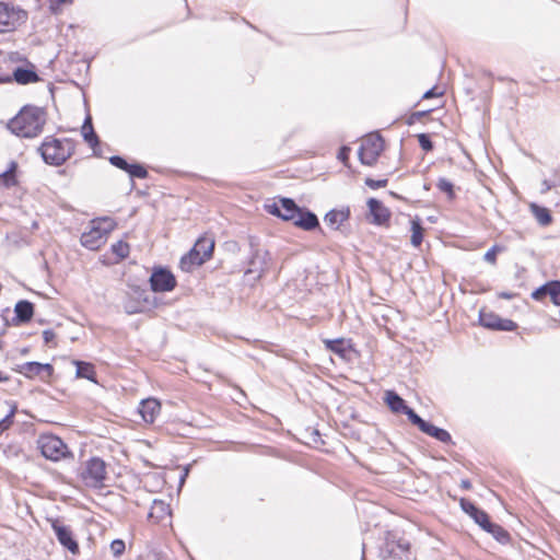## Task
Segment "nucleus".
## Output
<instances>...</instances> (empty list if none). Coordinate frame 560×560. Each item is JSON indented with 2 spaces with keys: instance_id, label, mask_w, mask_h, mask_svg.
<instances>
[{
  "instance_id": "obj_49",
  "label": "nucleus",
  "mask_w": 560,
  "mask_h": 560,
  "mask_svg": "<svg viewBox=\"0 0 560 560\" xmlns=\"http://www.w3.org/2000/svg\"><path fill=\"white\" fill-rule=\"evenodd\" d=\"M498 296H499L500 299H504V300H512L513 298H515V296H516V294H515V293H513V292H500V293L498 294Z\"/></svg>"
},
{
  "instance_id": "obj_4",
  "label": "nucleus",
  "mask_w": 560,
  "mask_h": 560,
  "mask_svg": "<svg viewBox=\"0 0 560 560\" xmlns=\"http://www.w3.org/2000/svg\"><path fill=\"white\" fill-rule=\"evenodd\" d=\"M213 249L214 240L212 237H199L189 253L182 257L180 268L189 271L192 266L202 265L212 256Z\"/></svg>"
},
{
  "instance_id": "obj_41",
  "label": "nucleus",
  "mask_w": 560,
  "mask_h": 560,
  "mask_svg": "<svg viewBox=\"0 0 560 560\" xmlns=\"http://www.w3.org/2000/svg\"><path fill=\"white\" fill-rule=\"evenodd\" d=\"M125 541L121 539H115L110 544V551L115 557L121 556L125 551Z\"/></svg>"
},
{
  "instance_id": "obj_26",
  "label": "nucleus",
  "mask_w": 560,
  "mask_h": 560,
  "mask_svg": "<svg viewBox=\"0 0 560 560\" xmlns=\"http://www.w3.org/2000/svg\"><path fill=\"white\" fill-rule=\"evenodd\" d=\"M410 223H411V226H410V231H411L410 242H411L412 246L419 247L421 245L422 241H423L424 229L422 228L421 221H420L419 218L412 219Z\"/></svg>"
},
{
  "instance_id": "obj_48",
  "label": "nucleus",
  "mask_w": 560,
  "mask_h": 560,
  "mask_svg": "<svg viewBox=\"0 0 560 560\" xmlns=\"http://www.w3.org/2000/svg\"><path fill=\"white\" fill-rule=\"evenodd\" d=\"M440 95H442V92H439L436 88H432L423 94V98H431Z\"/></svg>"
},
{
  "instance_id": "obj_10",
  "label": "nucleus",
  "mask_w": 560,
  "mask_h": 560,
  "mask_svg": "<svg viewBox=\"0 0 560 560\" xmlns=\"http://www.w3.org/2000/svg\"><path fill=\"white\" fill-rule=\"evenodd\" d=\"M267 212L277 215L284 221H294L300 213V207L290 198H280L265 206Z\"/></svg>"
},
{
  "instance_id": "obj_1",
  "label": "nucleus",
  "mask_w": 560,
  "mask_h": 560,
  "mask_svg": "<svg viewBox=\"0 0 560 560\" xmlns=\"http://www.w3.org/2000/svg\"><path fill=\"white\" fill-rule=\"evenodd\" d=\"M46 124V112L42 107L26 105L9 124V130L22 138H34L42 133Z\"/></svg>"
},
{
  "instance_id": "obj_31",
  "label": "nucleus",
  "mask_w": 560,
  "mask_h": 560,
  "mask_svg": "<svg viewBox=\"0 0 560 560\" xmlns=\"http://www.w3.org/2000/svg\"><path fill=\"white\" fill-rule=\"evenodd\" d=\"M18 168V164L14 161H11L9 168L0 174V184H3L5 187H12L16 185L15 172Z\"/></svg>"
},
{
  "instance_id": "obj_39",
  "label": "nucleus",
  "mask_w": 560,
  "mask_h": 560,
  "mask_svg": "<svg viewBox=\"0 0 560 560\" xmlns=\"http://www.w3.org/2000/svg\"><path fill=\"white\" fill-rule=\"evenodd\" d=\"M502 250V247L498 246V245H493L491 248H489L485 256H483V259L491 264V265H494L497 262V255L498 253H500Z\"/></svg>"
},
{
  "instance_id": "obj_34",
  "label": "nucleus",
  "mask_w": 560,
  "mask_h": 560,
  "mask_svg": "<svg viewBox=\"0 0 560 560\" xmlns=\"http://www.w3.org/2000/svg\"><path fill=\"white\" fill-rule=\"evenodd\" d=\"M325 347L327 350L343 355L345 349V340L343 339H326L324 340Z\"/></svg>"
},
{
  "instance_id": "obj_11",
  "label": "nucleus",
  "mask_w": 560,
  "mask_h": 560,
  "mask_svg": "<svg viewBox=\"0 0 560 560\" xmlns=\"http://www.w3.org/2000/svg\"><path fill=\"white\" fill-rule=\"evenodd\" d=\"M479 322L481 326L493 330L513 331L517 328V324L512 319L502 318L498 314L486 310H480Z\"/></svg>"
},
{
  "instance_id": "obj_44",
  "label": "nucleus",
  "mask_w": 560,
  "mask_h": 560,
  "mask_svg": "<svg viewBox=\"0 0 560 560\" xmlns=\"http://www.w3.org/2000/svg\"><path fill=\"white\" fill-rule=\"evenodd\" d=\"M70 2V0H49V9L52 13H58L61 5Z\"/></svg>"
},
{
  "instance_id": "obj_3",
  "label": "nucleus",
  "mask_w": 560,
  "mask_h": 560,
  "mask_svg": "<svg viewBox=\"0 0 560 560\" xmlns=\"http://www.w3.org/2000/svg\"><path fill=\"white\" fill-rule=\"evenodd\" d=\"M9 62L21 63L10 68L11 82L15 81L18 84L25 85L40 81L36 67L19 52H10Z\"/></svg>"
},
{
  "instance_id": "obj_33",
  "label": "nucleus",
  "mask_w": 560,
  "mask_h": 560,
  "mask_svg": "<svg viewBox=\"0 0 560 560\" xmlns=\"http://www.w3.org/2000/svg\"><path fill=\"white\" fill-rule=\"evenodd\" d=\"M546 289L548 292V295L551 299V302L560 306V281L553 280L546 283Z\"/></svg>"
},
{
  "instance_id": "obj_17",
  "label": "nucleus",
  "mask_w": 560,
  "mask_h": 560,
  "mask_svg": "<svg viewBox=\"0 0 560 560\" xmlns=\"http://www.w3.org/2000/svg\"><path fill=\"white\" fill-rule=\"evenodd\" d=\"M161 411V404L155 398H147L140 402L139 413L147 423H153Z\"/></svg>"
},
{
  "instance_id": "obj_46",
  "label": "nucleus",
  "mask_w": 560,
  "mask_h": 560,
  "mask_svg": "<svg viewBox=\"0 0 560 560\" xmlns=\"http://www.w3.org/2000/svg\"><path fill=\"white\" fill-rule=\"evenodd\" d=\"M349 154H350V149L348 147H342L339 150L338 159L346 164L347 161L349 160Z\"/></svg>"
},
{
  "instance_id": "obj_27",
  "label": "nucleus",
  "mask_w": 560,
  "mask_h": 560,
  "mask_svg": "<svg viewBox=\"0 0 560 560\" xmlns=\"http://www.w3.org/2000/svg\"><path fill=\"white\" fill-rule=\"evenodd\" d=\"M77 376L96 383L94 365L88 362L75 361Z\"/></svg>"
},
{
  "instance_id": "obj_28",
  "label": "nucleus",
  "mask_w": 560,
  "mask_h": 560,
  "mask_svg": "<svg viewBox=\"0 0 560 560\" xmlns=\"http://www.w3.org/2000/svg\"><path fill=\"white\" fill-rule=\"evenodd\" d=\"M483 529L490 533L499 542L505 544L510 540V534L502 526L490 521Z\"/></svg>"
},
{
  "instance_id": "obj_38",
  "label": "nucleus",
  "mask_w": 560,
  "mask_h": 560,
  "mask_svg": "<svg viewBox=\"0 0 560 560\" xmlns=\"http://www.w3.org/2000/svg\"><path fill=\"white\" fill-rule=\"evenodd\" d=\"M127 173L136 178H145L148 176V171L140 164H129Z\"/></svg>"
},
{
  "instance_id": "obj_45",
  "label": "nucleus",
  "mask_w": 560,
  "mask_h": 560,
  "mask_svg": "<svg viewBox=\"0 0 560 560\" xmlns=\"http://www.w3.org/2000/svg\"><path fill=\"white\" fill-rule=\"evenodd\" d=\"M547 295H548V292L546 289V283L544 285H541L540 288H538L537 290H535L532 294L533 299H535V300H541Z\"/></svg>"
},
{
  "instance_id": "obj_12",
  "label": "nucleus",
  "mask_w": 560,
  "mask_h": 560,
  "mask_svg": "<svg viewBox=\"0 0 560 560\" xmlns=\"http://www.w3.org/2000/svg\"><path fill=\"white\" fill-rule=\"evenodd\" d=\"M107 228L92 226L89 232H85L81 236V244L92 250L101 247L104 243L106 234H108L115 228L113 220H105Z\"/></svg>"
},
{
  "instance_id": "obj_35",
  "label": "nucleus",
  "mask_w": 560,
  "mask_h": 560,
  "mask_svg": "<svg viewBox=\"0 0 560 560\" xmlns=\"http://www.w3.org/2000/svg\"><path fill=\"white\" fill-rule=\"evenodd\" d=\"M112 252L119 258L124 259L128 257L130 247L129 244L124 241H118L112 245Z\"/></svg>"
},
{
  "instance_id": "obj_21",
  "label": "nucleus",
  "mask_w": 560,
  "mask_h": 560,
  "mask_svg": "<svg viewBox=\"0 0 560 560\" xmlns=\"http://www.w3.org/2000/svg\"><path fill=\"white\" fill-rule=\"evenodd\" d=\"M171 515L170 505L165 503L163 500H154L148 517L153 523H160L166 520Z\"/></svg>"
},
{
  "instance_id": "obj_52",
  "label": "nucleus",
  "mask_w": 560,
  "mask_h": 560,
  "mask_svg": "<svg viewBox=\"0 0 560 560\" xmlns=\"http://www.w3.org/2000/svg\"><path fill=\"white\" fill-rule=\"evenodd\" d=\"M187 475H188V469L186 468L185 474L183 475V477H182V479H180V480H182V482L184 481V479H185V477H186Z\"/></svg>"
},
{
  "instance_id": "obj_8",
  "label": "nucleus",
  "mask_w": 560,
  "mask_h": 560,
  "mask_svg": "<svg viewBox=\"0 0 560 560\" xmlns=\"http://www.w3.org/2000/svg\"><path fill=\"white\" fill-rule=\"evenodd\" d=\"M409 548L410 544L407 540L398 539L395 535H388L381 547V556L384 559L413 560L410 557Z\"/></svg>"
},
{
  "instance_id": "obj_6",
  "label": "nucleus",
  "mask_w": 560,
  "mask_h": 560,
  "mask_svg": "<svg viewBox=\"0 0 560 560\" xmlns=\"http://www.w3.org/2000/svg\"><path fill=\"white\" fill-rule=\"evenodd\" d=\"M37 447L42 455L52 462H58L72 456L63 441L52 434H42L37 440Z\"/></svg>"
},
{
  "instance_id": "obj_47",
  "label": "nucleus",
  "mask_w": 560,
  "mask_h": 560,
  "mask_svg": "<svg viewBox=\"0 0 560 560\" xmlns=\"http://www.w3.org/2000/svg\"><path fill=\"white\" fill-rule=\"evenodd\" d=\"M55 338L56 334L52 330L47 329L43 331V339L46 345L51 343L55 340Z\"/></svg>"
},
{
  "instance_id": "obj_30",
  "label": "nucleus",
  "mask_w": 560,
  "mask_h": 560,
  "mask_svg": "<svg viewBox=\"0 0 560 560\" xmlns=\"http://www.w3.org/2000/svg\"><path fill=\"white\" fill-rule=\"evenodd\" d=\"M530 208L535 219L540 225L547 226L551 223L552 217L547 208L539 207L537 205H532Z\"/></svg>"
},
{
  "instance_id": "obj_22",
  "label": "nucleus",
  "mask_w": 560,
  "mask_h": 560,
  "mask_svg": "<svg viewBox=\"0 0 560 560\" xmlns=\"http://www.w3.org/2000/svg\"><path fill=\"white\" fill-rule=\"evenodd\" d=\"M15 322L16 324H24L31 320L34 314V305L26 301L21 300L15 304L14 307Z\"/></svg>"
},
{
  "instance_id": "obj_25",
  "label": "nucleus",
  "mask_w": 560,
  "mask_h": 560,
  "mask_svg": "<svg viewBox=\"0 0 560 560\" xmlns=\"http://www.w3.org/2000/svg\"><path fill=\"white\" fill-rule=\"evenodd\" d=\"M82 136L92 148L96 147L100 142L98 137L93 129L92 119L90 116H88L83 122Z\"/></svg>"
},
{
  "instance_id": "obj_29",
  "label": "nucleus",
  "mask_w": 560,
  "mask_h": 560,
  "mask_svg": "<svg viewBox=\"0 0 560 560\" xmlns=\"http://www.w3.org/2000/svg\"><path fill=\"white\" fill-rule=\"evenodd\" d=\"M135 293L138 295L139 300H142L144 303L148 302V299L144 296V290H135ZM144 304H141L140 301L131 302L130 300L125 303V310L128 314H137L143 311Z\"/></svg>"
},
{
  "instance_id": "obj_43",
  "label": "nucleus",
  "mask_w": 560,
  "mask_h": 560,
  "mask_svg": "<svg viewBox=\"0 0 560 560\" xmlns=\"http://www.w3.org/2000/svg\"><path fill=\"white\" fill-rule=\"evenodd\" d=\"M388 180L386 178L384 179H373V178H365V185L370 187L371 189H378L387 186Z\"/></svg>"
},
{
  "instance_id": "obj_16",
  "label": "nucleus",
  "mask_w": 560,
  "mask_h": 560,
  "mask_svg": "<svg viewBox=\"0 0 560 560\" xmlns=\"http://www.w3.org/2000/svg\"><path fill=\"white\" fill-rule=\"evenodd\" d=\"M368 207L371 215L373 217V223L383 225L389 221L390 211L380 200L370 198L368 200Z\"/></svg>"
},
{
  "instance_id": "obj_9",
  "label": "nucleus",
  "mask_w": 560,
  "mask_h": 560,
  "mask_svg": "<svg viewBox=\"0 0 560 560\" xmlns=\"http://www.w3.org/2000/svg\"><path fill=\"white\" fill-rule=\"evenodd\" d=\"M27 19L26 11L0 2V33L14 31Z\"/></svg>"
},
{
  "instance_id": "obj_19",
  "label": "nucleus",
  "mask_w": 560,
  "mask_h": 560,
  "mask_svg": "<svg viewBox=\"0 0 560 560\" xmlns=\"http://www.w3.org/2000/svg\"><path fill=\"white\" fill-rule=\"evenodd\" d=\"M294 225L301 228L305 231H313L319 228V221L315 213L311 212L307 209L300 208V213L296 214L295 220L293 221Z\"/></svg>"
},
{
  "instance_id": "obj_20",
  "label": "nucleus",
  "mask_w": 560,
  "mask_h": 560,
  "mask_svg": "<svg viewBox=\"0 0 560 560\" xmlns=\"http://www.w3.org/2000/svg\"><path fill=\"white\" fill-rule=\"evenodd\" d=\"M460 506L465 513H467L470 517L474 518V521L481 527L486 528V524H488L489 516L488 514L478 509L472 502L462 499L460 500Z\"/></svg>"
},
{
  "instance_id": "obj_40",
  "label": "nucleus",
  "mask_w": 560,
  "mask_h": 560,
  "mask_svg": "<svg viewBox=\"0 0 560 560\" xmlns=\"http://www.w3.org/2000/svg\"><path fill=\"white\" fill-rule=\"evenodd\" d=\"M419 145L422 150L429 152L433 150V143L427 133H420L417 136Z\"/></svg>"
},
{
  "instance_id": "obj_50",
  "label": "nucleus",
  "mask_w": 560,
  "mask_h": 560,
  "mask_svg": "<svg viewBox=\"0 0 560 560\" xmlns=\"http://www.w3.org/2000/svg\"><path fill=\"white\" fill-rule=\"evenodd\" d=\"M105 220H110L109 218H104V219H101L98 221H92V226H101V228H107V223H105L104 221Z\"/></svg>"
},
{
  "instance_id": "obj_18",
  "label": "nucleus",
  "mask_w": 560,
  "mask_h": 560,
  "mask_svg": "<svg viewBox=\"0 0 560 560\" xmlns=\"http://www.w3.org/2000/svg\"><path fill=\"white\" fill-rule=\"evenodd\" d=\"M350 218V209L349 207H343L341 209H332L328 211L324 218V221L327 225H329L334 230H340L346 221Z\"/></svg>"
},
{
  "instance_id": "obj_23",
  "label": "nucleus",
  "mask_w": 560,
  "mask_h": 560,
  "mask_svg": "<svg viewBox=\"0 0 560 560\" xmlns=\"http://www.w3.org/2000/svg\"><path fill=\"white\" fill-rule=\"evenodd\" d=\"M385 401L388 408L396 413H402L408 407L406 401L394 390L385 392Z\"/></svg>"
},
{
  "instance_id": "obj_51",
  "label": "nucleus",
  "mask_w": 560,
  "mask_h": 560,
  "mask_svg": "<svg viewBox=\"0 0 560 560\" xmlns=\"http://www.w3.org/2000/svg\"><path fill=\"white\" fill-rule=\"evenodd\" d=\"M460 486L463 489H466V490H469L471 488V483L469 480H463Z\"/></svg>"
},
{
  "instance_id": "obj_36",
  "label": "nucleus",
  "mask_w": 560,
  "mask_h": 560,
  "mask_svg": "<svg viewBox=\"0 0 560 560\" xmlns=\"http://www.w3.org/2000/svg\"><path fill=\"white\" fill-rule=\"evenodd\" d=\"M8 405L10 410L8 415L2 420H0V434L2 431L9 429V427L13 423V417L16 412V405L14 402H8Z\"/></svg>"
},
{
  "instance_id": "obj_2",
  "label": "nucleus",
  "mask_w": 560,
  "mask_h": 560,
  "mask_svg": "<svg viewBox=\"0 0 560 560\" xmlns=\"http://www.w3.org/2000/svg\"><path fill=\"white\" fill-rule=\"evenodd\" d=\"M75 150V142L72 139H57L51 136L46 137L38 148L43 160L50 165L59 166L63 164Z\"/></svg>"
},
{
  "instance_id": "obj_37",
  "label": "nucleus",
  "mask_w": 560,
  "mask_h": 560,
  "mask_svg": "<svg viewBox=\"0 0 560 560\" xmlns=\"http://www.w3.org/2000/svg\"><path fill=\"white\" fill-rule=\"evenodd\" d=\"M402 413L406 415L408 417L409 421L412 424L417 425L420 431L427 423L425 420H423L418 413L415 412L413 409H411L409 407H407V409Z\"/></svg>"
},
{
  "instance_id": "obj_15",
  "label": "nucleus",
  "mask_w": 560,
  "mask_h": 560,
  "mask_svg": "<svg viewBox=\"0 0 560 560\" xmlns=\"http://www.w3.org/2000/svg\"><path fill=\"white\" fill-rule=\"evenodd\" d=\"M150 284L154 292H167L176 287V279L170 270L159 268L152 272Z\"/></svg>"
},
{
  "instance_id": "obj_5",
  "label": "nucleus",
  "mask_w": 560,
  "mask_h": 560,
  "mask_svg": "<svg viewBox=\"0 0 560 560\" xmlns=\"http://www.w3.org/2000/svg\"><path fill=\"white\" fill-rule=\"evenodd\" d=\"M106 475V463L100 457L90 458L80 470V478L83 483L94 489L104 487Z\"/></svg>"
},
{
  "instance_id": "obj_24",
  "label": "nucleus",
  "mask_w": 560,
  "mask_h": 560,
  "mask_svg": "<svg viewBox=\"0 0 560 560\" xmlns=\"http://www.w3.org/2000/svg\"><path fill=\"white\" fill-rule=\"evenodd\" d=\"M421 432L436 439L442 443H452V436L446 430L438 428L428 421L422 428Z\"/></svg>"
},
{
  "instance_id": "obj_32",
  "label": "nucleus",
  "mask_w": 560,
  "mask_h": 560,
  "mask_svg": "<svg viewBox=\"0 0 560 560\" xmlns=\"http://www.w3.org/2000/svg\"><path fill=\"white\" fill-rule=\"evenodd\" d=\"M436 187L441 192H443L447 196L448 200L455 199V196H456L455 187H454V184L452 182H450L448 179H446L444 177L439 178L438 183H436Z\"/></svg>"
},
{
  "instance_id": "obj_7",
  "label": "nucleus",
  "mask_w": 560,
  "mask_h": 560,
  "mask_svg": "<svg viewBox=\"0 0 560 560\" xmlns=\"http://www.w3.org/2000/svg\"><path fill=\"white\" fill-rule=\"evenodd\" d=\"M384 150V141L377 133L365 137L359 148V159L362 164L372 166Z\"/></svg>"
},
{
  "instance_id": "obj_13",
  "label": "nucleus",
  "mask_w": 560,
  "mask_h": 560,
  "mask_svg": "<svg viewBox=\"0 0 560 560\" xmlns=\"http://www.w3.org/2000/svg\"><path fill=\"white\" fill-rule=\"evenodd\" d=\"M51 527L62 547L68 549L72 555L79 553V544L70 526L65 525L59 520H54L51 521Z\"/></svg>"
},
{
  "instance_id": "obj_14",
  "label": "nucleus",
  "mask_w": 560,
  "mask_h": 560,
  "mask_svg": "<svg viewBox=\"0 0 560 560\" xmlns=\"http://www.w3.org/2000/svg\"><path fill=\"white\" fill-rule=\"evenodd\" d=\"M16 372L24 375L27 378L39 377L42 381L48 380L52 373L54 368L49 363H39V362H25L23 364L18 365Z\"/></svg>"
},
{
  "instance_id": "obj_53",
  "label": "nucleus",
  "mask_w": 560,
  "mask_h": 560,
  "mask_svg": "<svg viewBox=\"0 0 560 560\" xmlns=\"http://www.w3.org/2000/svg\"><path fill=\"white\" fill-rule=\"evenodd\" d=\"M413 115H415V116H419V117H420V116L424 115V113H416V114H413Z\"/></svg>"
},
{
  "instance_id": "obj_42",
  "label": "nucleus",
  "mask_w": 560,
  "mask_h": 560,
  "mask_svg": "<svg viewBox=\"0 0 560 560\" xmlns=\"http://www.w3.org/2000/svg\"><path fill=\"white\" fill-rule=\"evenodd\" d=\"M109 162L112 165L127 172V168L129 166V163L121 156L119 155H113L109 158Z\"/></svg>"
}]
</instances>
